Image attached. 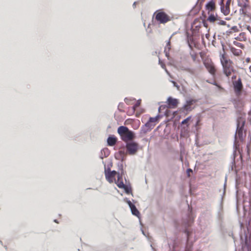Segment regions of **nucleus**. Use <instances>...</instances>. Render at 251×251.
Segmentation results:
<instances>
[{
	"label": "nucleus",
	"mask_w": 251,
	"mask_h": 251,
	"mask_svg": "<svg viewBox=\"0 0 251 251\" xmlns=\"http://www.w3.org/2000/svg\"><path fill=\"white\" fill-rule=\"evenodd\" d=\"M191 118V117L189 116L188 118H187L186 119H184L183 121H182L181 124H182V125L187 124L189 122V121L190 120Z\"/></svg>",
	"instance_id": "412c9836"
},
{
	"label": "nucleus",
	"mask_w": 251,
	"mask_h": 251,
	"mask_svg": "<svg viewBox=\"0 0 251 251\" xmlns=\"http://www.w3.org/2000/svg\"><path fill=\"white\" fill-rule=\"evenodd\" d=\"M203 64L208 72L214 77L216 75L217 69L211 60L206 59L203 61Z\"/></svg>",
	"instance_id": "0eeeda50"
},
{
	"label": "nucleus",
	"mask_w": 251,
	"mask_h": 251,
	"mask_svg": "<svg viewBox=\"0 0 251 251\" xmlns=\"http://www.w3.org/2000/svg\"><path fill=\"white\" fill-rule=\"evenodd\" d=\"M159 63L161 64V67L163 68V69H165V71L166 72L169 74V72H168V71L167 70V69H166V67H165V65L163 63H162L160 61H159Z\"/></svg>",
	"instance_id": "a878e982"
},
{
	"label": "nucleus",
	"mask_w": 251,
	"mask_h": 251,
	"mask_svg": "<svg viewBox=\"0 0 251 251\" xmlns=\"http://www.w3.org/2000/svg\"><path fill=\"white\" fill-rule=\"evenodd\" d=\"M107 142L108 146H113L116 144L117 138L114 135L110 136L108 138Z\"/></svg>",
	"instance_id": "2eb2a0df"
},
{
	"label": "nucleus",
	"mask_w": 251,
	"mask_h": 251,
	"mask_svg": "<svg viewBox=\"0 0 251 251\" xmlns=\"http://www.w3.org/2000/svg\"><path fill=\"white\" fill-rule=\"evenodd\" d=\"M159 117V116L155 117H151L148 122L145 124V126L150 129L153 128L155 126L156 123L158 122Z\"/></svg>",
	"instance_id": "9d476101"
},
{
	"label": "nucleus",
	"mask_w": 251,
	"mask_h": 251,
	"mask_svg": "<svg viewBox=\"0 0 251 251\" xmlns=\"http://www.w3.org/2000/svg\"><path fill=\"white\" fill-rule=\"evenodd\" d=\"M216 21H218V23L217 24L219 25H226V22L225 21L221 20L218 19V20H217Z\"/></svg>",
	"instance_id": "4be33fe9"
},
{
	"label": "nucleus",
	"mask_w": 251,
	"mask_h": 251,
	"mask_svg": "<svg viewBox=\"0 0 251 251\" xmlns=\"http://www.w3.org/2000/svg\"><path fill=\"white\" fill-rule=\"evenodd\" d=\"M236 77V75H234L232 77V79H234V78H235Z\"/></svg>",
	"instance_id": "2f4dec72"
},
{
	"label": "nucleus",
	"mask_w": 251,
	"mask_h": 251,
	"mask_svg": "<svg viewBox=\"0 0 251 251\" xmlns=\"http://www.w3.org/2000/svg\"><path fill=\"white\" fill-rule=\"evenodd\" d=\"M249 60H250V58H247V62H249Z\"/></svg>",
	"instance_id": "473e14b6"
},
{
	"label": "nucleus",
	"mask_w": 251,
	"mask_h": 251,
	"mask_svg": "<svg viewBox=\"0 0 251 251\" xmlns=\"http://www.w3.org/2000/svg\"><path fill=\"white\" fill-rule=\"evenodd\" d=\"M231 29L235 32L238 31V29L236 26H233Z\"/></svg>",
	"instance_id": "cd10ccee"
},
{
	"label": "nucleus",
	"mask_w": 251,
	"mask_h": 251,
	"mask_svg": "<svg viewBox=\"0 0 251 251\" xmlns=\"http://www.w3.org/2000/svg\"><path fill=\"white\" fill-rule=\"evenodd\" d=\"M233 44L234 45H235V46L239 47V48H241V49H244V45L240 43H239V42H236V41H234L233 42Z\"/></svg>",
	"instance_id": "aec40b11"
},
{
	"label": "nucleus",
	"mask_w": 251,
	"mask_h": 251,
	"mask_svg": "<svg viewBox=\"0 0 251 251\" xmlns=\"http://www.w3.org/2000/svg\"><path fill=\"white\" fill-rule=\"evenodd\" d=\"M195 102L196 100H193L187 101L186 104L183 106L182 109L186 111L192 110L193 108L192 106Z\"/></svg>",
	"instance_id": "ddd939ff"
},
{
	"label": "nucleus",
	"mask_w": 251,
	"mask_h": 251,
	"mask_svg": "<svg viewBox=\"0 0 251 251\" xmlns=\"http://www.w3.org/2000/svg\"><path fill=\"white\" fill-rule=\"evenodd\" d=\"M244 126V123H243L241 126H240L239 123L237 125V128L236 132V136H237L240 140H243L244 135L243 133V127Z\"/></svg>",
	"instance_id": "9b49d317"
},
{
	"label": "nucleus",
	"mask_w": 251,
	"mask_h": 251,
	"mask_svg": "<svg viewBox=\"0 0 251 251\" xmlns=\"http://www.w3.org/2000/svg\"><path fill=\"white\" fill-rule=\"evenodd\" d=\"M171 50V42L170 40L168 41L167 43L166 46L165 48L164 52L165 53L166 56L168 57L169 59V51Z\"/></svg>",
	"instance_id": "f3484780"
},
{
	"label": "nucleus",
	"mask_w": 251,
	"mask_h": 251,
	"mask_svg": "<svg viewBox=\"0 0 251 251\" xmlns=\"http://www.w3.org/2000/svg\"><path fill=\"white\" fill-rule=\"evenodd\" d=\"M224 0H221V3L222 4H223Z\"/></svg>",
	"instance_id": "72a5a7b5"
},
{
	"label": "nucleus",
	"mask_w": 251,
	"mask_h": 251,
	"mask_svg": "<svg viewBox=\"0 0 251 251\" xmlns=\"http://www.w3.org/2000/svg\"><path fill=\"white\" fill-rule=\"evenodd\" d=\"M236 39L240 41H246L247 40L246 34L245 32L240 33Z\"/></svg>",
	"instance_id": "6ab92c4d"
},
{
	"label": "nucleus",
	"mask_w": 251,
	"mask_h": 251,
	"mask_svg": "<svg viewBox=\"0 0 251 251\" xmlns=\"http://www.w3.org/2000/svg\"><path fill=\"white\" fill-rule=\"evenodd\" d=\"M248 119L251 124V110L249 112Z\"/></svg>",
	"instance_id": "393cba45"
},
{
	"label": "nucleus",
	"mask_w": 251,
	"mask_h": 251,
	"mask_svg": "<svg viewBox=\"0 0 251 251\" xmlns=\"http://www.w3.org/2000/svg\"><path fill=\"white\" fill-rule=\"evenodd\" d=\"M208 35H206V37L207 38H208Z\"/></svg>",
	"instance_id": "e433bc0d"
},
{
	"label": "nucleus",
	"mask_w": 251,
	"mask_h": 251,
	"mask_svg": "<svg viewBox=\"0 0 251 251\" xmlns=\"http://www.w3.org/2000/svg\"><path fill=\"white\" fill-rule=\"evenodd\" d=\"M140 101L138 100L137 103L133 106V109L135 110V109L140 105Z\"/></svg>",
	"instance_id": "b1692460"
},
{
	"label": "nucleus",
	"mask_w": 251,
	"mask_h": 251,
	"mask_svg": "<svg viewBox=\"0 0 251 251\" xmlns=\"http://www.w3.org/2000/svg\"><path fill=\"white\" fill-rule=\"evenodd\" d=\"M231 52L236 56H240L242 54V51L241 50L236 49L234 47L230 48Z\"/></svg>",
	"instance_id": "dca6fc26"
},
{
	"label": "nucleus",
	"mask_w": 251,
	"mask_h": 251,
	"mask_svg": "<svg viewBox=\"0 0 251 251\" xmlns=\"http://www.w3.org/2000/svg\"><path fill=\"white\" fill-rule=\"evenodd\" d=\"M104 174L106 180L110 183L115 182L119 188L124 189L126 188L123 180L122 174H120L115 171H111L110 168H105Z\"/></svg>",
	"instance_id": "f257e3e1"
},
{
	"label": "nucleus",
	"mask_w": 251,
	"mask_h": 251,
	"mask_svg": "<svg viewBox=\"0 0 251 251\" xmlns=\"http://www.w3.org/2000/svg\"><path fill=\"white\" fill-rule=\"evenodd\" d=\"M117 131L121 139L126 143L132 141L135 137L134 133L125 126L119 127Z\"/></svg>",
	"instance_id": "7ed1b4c3"
},
{
	"label": "nucleus",
	"mask_w": 251,
	"mask_h": 251,
	"mask_svg": "<svg viewBox=\"0 0 251 251\" xmlns=\"http://www.w3.org/2000/svg\"><path fill=\"white\" fill-rule=\"evenodd\" d=\"M226 20H228L229 19V18H226Z\"/></svg>",
	"instance_id": "c9c22d12"
},
{
	"label": "nucleus",
	"mask_w": 251,
	"mask_h": 251,
	"mask_svg": "<svg viewBox=\"0 0 251 251\" xmlns=\"http://www.w3.org/2000/svg\"><path fill=\"white\" fill-rule=\"evenodd\" d=\"M127 202L131 209L132 214L135 215L138 217H139L140 212L136 208V206L133 204H132L130 201H128Z\"/></svg>",
	"instance_id": "4468645a"
},
{
	"label": "nucleus",
	"mask_w": 251,
	"mask_h": 251,
	"mask_svg": "<svg viewBox=\"0 0 251 251\" xmlns=\"http://www.w3.org/2000/svg\"><path fill=\"white\" fill-rule=\"evenodd\" d=\"M192 169H188L187 170V175H188V176H190V173H192Z\"/></svg>",
	"instance_id": "bb28decb"
},
{
	"label": "nucleus",
	"mask_w": 251,
	"mask_h": 251,
	"mask_svg": "<svg viewBox=\"0 0 251 251\" xmlns=\"http://www.w3.org/2000/svg\"><path fill=\"white\" fill-rule=\"evenodd\" d=\"M185 70H186L187 72H189V73H191V74H194V70H192V69H190V68H187V69H185Z\"/></svg>",
	"instance_id": "5701e85b"
},
{
	"label": "nucleus",
	"mask_w": 251,
	"mask_h": 251,
	"mask_svg": "<svg viewBox=\"0 0 251 251\" xmlns=\"http://www.w3.org/2000/svg\"><path fill=\"white\" fill-rule=\"evenodd\" d=\"M246 1H248L247 0H245Z\"/></svg>",
	"instance_id": "58836bf2"
},
{
	"label": "nucleus",
	"mask_w": 251,
	"mask_h": 251,
	"mask_svg": "<svg viewBox=\"0 0 251 251\" xmlns=\"http://www.w3.org/2000/svg\"><path fill=\"white\" fill-rule=\"evenodd\" d=\"M126 152L129 155L135 154L139 150V145L138 143L131 141L126 143Z\"/></svg>",
	"instance_id": "39448f33"
},
{
	"label": "nucleus",
	"mask_w": 251,
	"mask_h": 251,
	"mask_svg": "<svg viewBox=\"0 0 251 251\" xmlns=\"http://www.w3.org/2000/svg\"><path fill=\"white\" fill-rule=\"evenodd\" d=\"M220 59L224 74L229 77L235 72L233 62L228 58L225 51L220 54Z\"/></svg>",
	"instance_id": "f03ea898"
},
{
	"label": "nucleus",
	"mask_w": 251,
	"mask_h": 251,
	"mask_svg": "<svg viewBox=\"0 0 251 251\" xmlns=\"http://www.w3.org/2000/svg\"><path fill=\"white\" fill-rule=\"evenodd\" d=\"M192 57L193 59V60H195L196 59V56L195 55H192Z\"/></svg>",
	"instance_id": "c756f323"
},
{
	"label": "nucleus",
	"mask_w": 251,
	"mask_h": 251,
	"mask_svg": "<svg viewBox=\"0 0 251 251\" xmlns=\"http://www.w3.org/2000/svg\"><path fill=\"white\" fill-rule=\"evenodd\" d=\"M172 82L173 83V84H174V85L175 86H177V85H176V83L175 81H172Z\"/></svg>",
	"instance_id": "c85d7f7f"
},
{
	"label": "nucleus",
	"mask_w": 251,
	"mask_h": 251,
	"mask_svg": "<svg viewBox=\"0 0 251 251\" xmlns=\"http://www.w3.org/2000/svg\"><path fill=\"white\" fill-rule=\"evenodd\" d=\"M168 107L170 108H176L177 107L179 101L176 99L169 97L167 99Z\"/></svg>",
	"instance_id": "1a4fd4ad"
},
{
	"label": "nucleus",
	"mask_w": 251,
	"mask_h": 251,
	"mask_svg": "<svg viewBox=\"0 0 251 251\" xmlns=\"http://www.w3.org/2000/svg\"><path fill=\"white\" fill-rule=\"evenodd\" d=\"M250 70L251 72V66L250 67Z\"/></svg>",
	"instance_id": "f704fd0d"
},
{
	"label": "nucleus",
	"mask_w": 251,
	"mask_h": 251,
	"mask_svg": "<svg viewBox=\"0 0 251 251\" xmlns=\"http://www.w3.org/2000/svg\"><path fill=\"white\" fill-rule=\"evenodd\" d=\"M209 16L207 18V21H208L210 23H214L217 20H218V18L217 16H215L213 13H210V14H208Z\"/></svg>",
	"instance_id": "a211bd4d"
},
{
	"label": "nucleus",
	"mask_w": 251,
	"mask_h": 251,
	"mask_svg": "<svg viewBox=\"0 0 251 251\" xmlns=\"http://www.w3.org/2000/svg\"><path fill=\"white\" fill-rule=\"evenodd\" d=\"M230 2H231V0H227L226 2V5H224V3L222 4V3L221 2V11L226 16L228 15L230 13Z\"/></svg>",
	"instance_id": "6e6552de"
},
{
	"label": "nucleus",
	"mask_w": 251,
	"mask_h": 251,
	"mask_svg": "<svg viewBox=\"0 0 251 251\" xmlns=\"http://www.w3.org/2000/svg\"><path fill=\"white\" fill-rule=\"evenodd\" d=\"M126 99H125V101L126 102Z\"/></svg>",
	"instance_id": "4c0bfd02"
},
{
	"label": "nucleus",
	"mask_w": 251,
	"mask_h": 251,
	"mask_svg": "<svg viewBox=\"0 0 251 251\" xmlns=\"http://www.w3.org/2000/svg\"><path fill=\"white\" fill-rule=\"evenodd\" d=\"M232 84L236 96L237 97H240L243 89V85L241 78H238L237 80L233 81Z\"/></svg>",
	"instance_id": "423d86ee"
},
{
	"label": "nucleus",
	"mask_w": 251,
	"mask_h": 251,
	"mask_svg": "<svg viewBox=\"0 0 251 251\" xmlns=\"http://www.w3.org/2000/svg\"><path fill=\"white\" fill-rule=\"evenodd\" d=\"M155 19L160 24H165L171 21L170 17L161 10H157L154 14Z\"/></svg>",
	"instance_id": "20e7f679"
},
{
	"label": "nucleus",
	"mask_w": 251,
	"mask_h": 251,
	"mask_svg": "<svg viewBox=\"0 0 251 251\" xmlns=\"http://www.w3.org/2000/svg\"><path fill=\"white\" fill-rule=\"evenodd\" d=\"M239 5L241 6H242V7H246V4H244V5H241L239 3Z\"/></svg>",
	"instance_id": "7c9ffc66"
},
{
	"label": "nucleus",
	"mask_w": 251,
	"mask_h": 251,
	"mask_svg": "<svg viewBox=\"0 0 251 251\" xmlns=\"http://www.w3.org/2000/svg\"><path fill=\"white\" fill-rule=\"evenodd\" d=\"M205 9L207 11L208 14L213 12L216 9L215 3L213 0L208 2L205 5Z\"/></svg>",
	"instance_id": "f8f14e48"
}]
</instances>
